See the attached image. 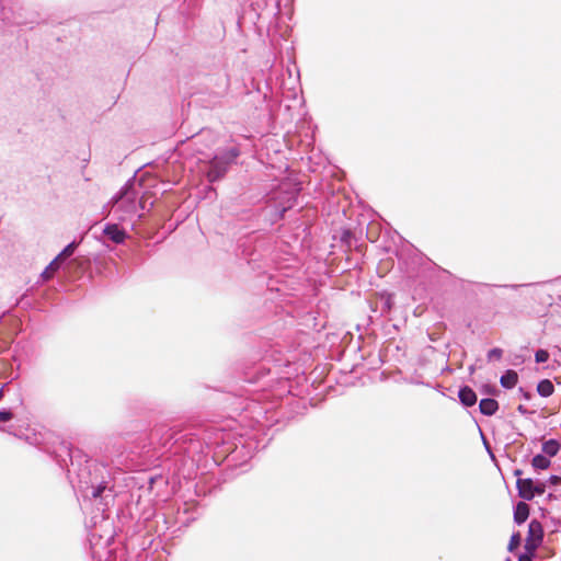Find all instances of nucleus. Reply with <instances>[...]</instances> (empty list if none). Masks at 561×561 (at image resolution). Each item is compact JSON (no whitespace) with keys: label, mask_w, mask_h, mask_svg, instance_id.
Returning a JSON list of instances; mask_svg holds the SVG:
<instances>
[{"label":"nucleus","mask_w":561,"mask_h":561,"mask_svg":"<svg viewBox=\"0 0 561 561\" xmlns=\"http://www.w3.org/2000/svg\"><path fill=\"white\" fill-rule=\"evenodd\" d=\"M549 358V353L546 350H538L535 354V359L537 363H545Z\"/></svg>","instance_id":"nucleus-16"},{"label":"nucleus","mask_w":561,"mask_h":561,"mask_svg":"<svg viewBox=\"0 0 561 561\" xmlns=\"http://www.w3.org/2000/svg\"><path fill=\"white\" fill-rule=\"evenodd\" d=\"M104 491H106V486H105V485H101V484H100V485H98V486L93 488V489H92V493H91V494H92V497H93V499H98V497H100Z\"/></svg>","instance_id":"nucleus-18"},{"label":"nucleus","mask_w":561,"mask_h":561,"mask_svg":"<svg viewBox=\"0 0 561 561\" xmlns=\"http://www.w3.org/2000/svg\"><path fill=\"white\" fill-rule=\"evenodd\" d=\"M535 552H529L526 550V553H523L518 557V561H533V556Z\"/></svg>","instance_id":"nucleus-21"},{"label":"nucleus","mask_w":561,"mask_h":561,"mask_svg":"<svg viewBox=\"0 0 561 561\" xmlns=\"http://www.w3.org/2000/svg\"><path fill=\"white\" fill-rule=\"evenodd\" d=\"M549 481L551 484L557 485L561 482V478L559 476H551Z\"/></svg>","instance_id":"nucleus-22"},{"label":"nucleus","mask_w":561,"mask_h":561,"mask_svg":"<svg viewBox=\"0 0 561 561\" xmlns=\"http://www.w3.org/2000/svg\"><path fill=\"white\" fill-rule=\"evenodd\" d=\"M543 538L542 526L538 520H531L528 525V537L526 540L525 549L529 552H535Z\"/></svg>","instance_id":"nucleus-3"},{"label":"nucleus","mask_w":561,"mask_h":561,"mask_svg":"<svg viewBox=\"0 0 561 561\" xmlns=\"http://www.w3.org/2000/svg\"><path fill=\"white\" fill-rule=\"evenodd\" d=\"M518 489V495L530 501L534 499L535 482L531 479H518L516 482Z\"/></svg>","instance_id":"nucleus-4"},{"label":"nucleus","mask_w":561,"mask_h":561,"mask_svg":"<svg viewBox=\"0 0 561 561\" xmlns=\"http://www.w3.org/2000/svg\"><path fill=\"white\" fill-rule=\"evenodd\" d=\"M520 543V536L518 533L516 534H513L511 539H510V542H508V546H507V549L510 552L514 551Z\"/></svg>","instance_id":"nucleus-15"},{"label":"nucleus","mask_w":561,"mask_h":561,"mask_svg":"<svg viewBox=\"0 0 561 561\" xmlns=\"http://www.w3.org/2000/svg\"><path fill=\"white\" fill-rule=\"evenodd\" d=\"M515 474H516V476L520 474V470H516V471H515Z\"/></svg>","instance_id":"nucleus-23"},{"label":"nucleus","mask_w":561,"mask_h":561,"mask_svg":"<svg viewBox=\"0 0 561 561\" xmlns=\"http://www.w3.org/2000/svg\"><path fill=\"white\" fill-rule=\"evenodd\" d=\"M12 416L13 415L10 411H0V422H8Z\"/></svg>","instance_id":"nucleus-20"},{"label":"nucleus","mask_w":561,"mask_h":561,"mask_svg":"<svg viewBox=\"0 0 561 561\" xmlns=\"http://www.w3.org/2000/svg\"><path fill=\"white\" fill-rule=\"evenodd\" d=\"M479 409L484 415H493L497 411L499 404L494 399H482L479 403Z\"/></svg>","instance_id":"nucleus-8"},{"label":"nucleus","mask_w":561,"mask_h":561,"mask_svg":"<svg viewBox=\"0 0 561 561\" xmlns=\"http://www.w3.org/2000/svg\"><path fill=\"white\" fill-rule=\"evenodd\" d=\"M137 198L138 194L134 190L125 187L114 199V207L123 213L122 218L136 211Z\"/></svg>","instance_id":"nucleus-2"},{"label":"nucleus","mask_w":561,"mask_h":561,"mask_svg":"<svg viewBox=\"0 0 561 561\" xmlns=\"http://www.w3.org/2000/svg\"><path fill=\"white\" fill-rule=\"evenodd\" d=\"M553 383L548 379L541 380L537 386L538 393L545 398L551 396L553 393Z\"/></svg>","instance_id":"nucleus-10"},{"label":"nucleus","mask_w":561,"mask_h":561,"mask_svg":"<svg viewBox=\"0 0 561 561\" xmlns=\"http://www.w3.org/2000/svg\"><path fill=\"white\" fill-rule=\"evenodd\" d=\"M518 376L514 370H507L504 375H502L500 382L504 388L511 389L515 387L517 383Z\"/></svg>","instance_id":"nucleus-9"},{"label":"nucleus","mask_w":561,"mask_h":561,"mask_svg":"<svg viewBox=\"0 0 561 561\" xmlns=\"http://www.w3.org/2000/svg\"><path fill=\"white\" fill-rule=\"evenodd\" d=\"M239 156V151L236 148L217 153L209 162L207 170V178L210 182H215L222 178L227 171V167Z\"/></svg>","instance_id":"nucleus-1"},{"label":"nucleus","mask_w":561,"mask_h":561,"mask_svg":"<svg viewBox=\"0 0 561 561\" xmlns=\"http://www.w3.org/2000/svg\"><path fill=\"white\" fill-rule=\"evenodd\" d=\"M550 460L543 455H536L533 458L531 465L535 469L545 470L550 467Z\"/></svg>","instance_id":"nucleus-12"},{"label":"nucleus","mask_w":561,"mask_h":561,"mask_svg":"<svg viewBox=\"0 0 561 561\" xmlns=\"http://www.w3.org/2000/svg\"><path fill=\"white\" fill-rule=\"evenodd\" d=\"M459 399L466 407H471L477 402V394L469 387L461 388L459 390Z\"/></svg>","instance_id":"nucleus-7"},{"label":"nucleus","mask_w":561,"mask_h":561,"mask_svg":"<svg viewBox=\"0 0 561 561\" xmlns=\"http://www.w3.org/2000/svg\"><path fill=\"white\" fill-rule=\"evenodd\" d=\"M546 491V486L543 483H535L534 497L536 495H542Z\"/></svg>","instance_id":"nucleus-19"},{"label":"nucleus","mask_w":561,"mask_h":561,"mask_svg":"<svg viewBox=\"0 0 561 561\" xmlns=\"http://www.w3.org/2000/svg\"><path fill=\"white\" fill-rule=\"evenodd\" d=\"M528 516H529V506L524 502L517 503V505L515 506V510H514L515 523L520 525L528 518Z\"/></svg>","instance_id":"nucleus-6"},{"label":"nucleus","mask_w":561,"mask_h":561,"mask_svg":"<svg viewBox=\"0 0 561 561\" xmlns=\"http://www.w3.org/2000/svg\"><path fill=\"white\" fill-rule=\"evenodd\" d=\"M104 234L117 244L124 242L126 238L125 231L118 228L116 225L106 226L104 229Z\"/></svg>","instance_id":"nucleus-5"},{"label":"nucleus","mask_w":561,"mask_h":561,"mask_svg":"<svg viewBox=\"0 0 561 561\" xmlns=\"http://www.w3.org/2000/svg\"><path fill=\"white\" fill-rule=\"evenodd\" d=\"M559 450L560 444L556 439H549L542 444V451L550 457L556 456Z\"/></svg>","instance_id":"nucleus-11"},{"label":"nucleus","mask_w":561,"mask_h":561,"mask_svg":"<svg viewBox=\"0 0 561 561\" xmlns=\"http://www.w3.org/2000/svg\"><path fill=\"white\" fill-rule=\"evenodd\" d=\"M60 261L55 257L42 273L43 279L47 280L53 277L54 273L59 268Z\"/></svg>","instance_id":"nucleus-13"},{"label":"nucleus","mask_w":561,"mask_h":561,"mask_svg":"<svg viewBox=\"0 0 561 561\" xmlns=\"http://www.w3.org/2000/svg\"><path fill=\"white\" fill-rule=\"evenodd\" d=\"M77 248L76 242L69 243L56 257L60 262L66 260L67 257L71 256Z\"/></svg>","instance_id":"nucleus-14"},{"label":"nucleus","mask_w":561,"mask_h":561,"mask_svg":"<svg viewBox=\"0 0 561 561\" xmlns=\"http://www.w3.org/2000/svg\"><path fill=\"white\" fill-rule=\"evenodd\" d=\"M506 561H511L510 559H507Z\"/></svg>","instance_id":"nucleus-24"},{"label":"nucleus","mask_w":561,"mask_h":561,"mask_svg":"<svg viewBox=\"0 0 561 561\" xmlns=\"http://www.w3.org/2000/svg\"><path fill=\"white\" fill-rule=\"evenodd\" d=\"M503 351L501 348H492L488 353V358L490 360L492 359H500L502 357Z\"/></svg>","instance_id":"nucleus-17"}]
</instances>
